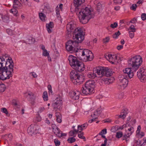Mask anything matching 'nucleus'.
Returning a JSON list of instances; mask_svg holds the SVG:
<instances>
[{"mask_svg": "<svg viewBox=\"0 0 146 146\" xmlns=\"http://www.w3.org/2000/svg\"><path fill=\"white\" fill-rule=\"evenodd\" d=\"M82 55L80 56V59L86 62L87 61H90L94 58L93 54L92 52L89 50L84 49L82 52Z\"/></svg>", "mask_w": 146, "mask_h": 146, "instance_id": "0eeeda50", "label": "nucleus"}, {"mask_svg": "<svg viewBox=\"0 0 146 146\" xmlns=\"http://www.w3.org/2000/svg\"><path fill=\"white\" fill-rule=\"evenodd\" d=\"M68 60L69 61L70 65L73 68V66H76L79 64L80 62L78 61L76 57L72 55L69 56Z\"/></svg>", "mask_w": 146, "mask_h": 146, "instance_id": "9d476101", "label": "nucleus"}, {"mask_svg": "<svg viewBox=\"0 0 146 146\" xmlns=\"http://www.w3.org/2000/svg\"><path fill=\"white\" fill-rule=\"evenodd\" d=\"M141 18L144 21L146 20V14L145 13L142 14Z\"/></svg>", "mask_w": 146, "mask_h": 146, "instance_id": "3c124183", "label": "nucleus"}, {"mask_svg": "<svg viewBox=\"0 0 146 146\" xmlns=\"http://www.w3.org/2000/svg\"><path fill=\"white\" fill-rule=\"evenodd\" d=\"M79 93L77 92H75L72 91L69 93V95L73 99L78 100L79 98Z\"/></svg>", "mask_w": 146, "mask_h": 146, "instance_id": "a211bd4d", "label": "nucleus"}, {"mask_svg": "<svg viewBox=\"0 0 146 146\" xmlns=\"http://www.w3.org/2000/svg\"><path fill=\"white\" fill-rule=\"evenodd\" d=\"M51 127L53 129V131L55 135L58 137L59 134L61 132L59 129L54 124H52Z\"/></svg>", "mask_w": 146, "mask_h": 146, "instance_id": "f3484780", "label": "nucleus"}, {"mask_svg": "<svg viewBox=\"0 0 146 146\" xmlns=\"http://www.w3.org/2000/svg\"><path fill=\"white\" fill-rule=\"evenodd\" d=\"M66 133H62V132L60 133L58 136L59 137H61L63 136H66Z\"/></svg>", "mask_w": 146, "mask_h": 146, "instance_id": "0e129e2a", "label": "nucleus"}, {"mask_svg": "<svg viewBox=\"0 0 146 146\" xmlns=\"http://www.w3.org/2000/svg\"><path fill=\"white\" fill-rule=\"evenodd\" d=\"M56 120L58 122L61 123L62 122L61 115L58 112H56Z\"/></svg>", "mask_w": 146, "mask_h": 146, "instance_id": "a878e982", "label": "nucleus"}, {"mask_svg": "<svg viewBox=\"0 0 146 146\" xmlns=\"http://www.w3.org/2000/svg\"><path fill=\"white\" fill-rule=\"evenodd\" d=\"M129 30H130L129 31H131L132 33H134L136 31V29L134 27H130L129 29Z\"/></svg>", "mask_w": 146, "mask_h": 146, "instance_id": "5fc2aeb1", "label": "nucleus"}, {"mask_svg": "<svg viewBox=\"0 0 146 146\" xmlns=\"http://www.w3.org/2000/svg\"><path fill=\"white\" fill-rule=\"evenodd\" d=\"M96 73L93 70L92 72H89L87 74V76L90 78H94L96 76Z\"/></svg>", "mask_w": 146, "mask_h": 146, "instance_id": "393cba45", "label": "nucleus"}, {"mask_svg": "<svg viewBox=\"0 0 146 146\" xmlns=\"http://www.w3.org/2000/svg\"><path fill=\"white\" fill-rule=\"evenodd\" d=\"M41 120V118L39 114H38L36 117L34 119V121L35 123H37L40 121Z\"/></svg>", "mask_w": 146, "mask_h": 146, "instance_id": "c756f323", "label": "nucleus"}, {"mask_svg": "<svg viewBox=\"0 0 146 146\" xmlns=\"http://www.w3.org/2000/svg\"><path fill=\"white\" fill-rule=\"evenodd\" d=\"M75 137V136H74L73 137H69L67 141L70 143H72L73 142H74L76 141V140L75 138H74V137Z\"/></svg>", "mask_w": 146, "mask_h": 146, "instance_id": "f704fd0d", "label": "nucleus"}, {"mask_svg": "<svg viewBox=\"0 0 146 146\" xmlns=\"http://www.w3.org/2000/svg\"><path fill=\"white\" fill-rule=\"evenodd\" d=\"M106 58L112 64L114 63L115 60L117 59L116 56H112L111 54H108V56H105Z\"/></svg>", "mask_w": 146, "mask_h": 146, "instance_id": "dca6fc26", "label": "nucleus"}, {"mask_svg": "<svg viewBox=\"0 0 146 146\" xmlns=\"http://www.w3.org/2000/svg\"><path fill=\"white\" fill-rule=\"evenodd\" d=\"M7 32L9 35H12L14 33V31H12L11 29H9L7 30Z\"/></svg>", "mask_w": 146, "mask_h": 146, "instance_id": "ea45409f", "label": "nucleus"}, {"mask_svg": "<svg viewBox=\"0 0 146 146\" xmlns=\"http://www.w3.org/2000/svg\"><path fill=\"white\" fill-rule=\"evenodd\" d=\"M129 37L131 38H132L134 36V33H132L131 31H129Z\"/></svg>", "mask_w": 146, "mask_h": 146, "instance_id": "603ef678", "label": "nucleus"}, {"mask_svg": "<svg viewBox=\"0 0 146 146\" xmlns=\"http://www.w3.org/2000/svg\"><path fill=\"white\" fill-rule=\"evenodd\" d=\"M83 125H78V129L79 130V133H81V131L83 130Z\"/></svg>", "mask_w": 146, "mask_h": 146, "instance_id": "49530a36", "label": "nucleus"}, {"mask_svg": "<svg viewBox=\"0 0 146 146\" xmlns=\"http://www.w3.org/2000/svg\"><path fill=\"white\" fill-rule=\"evenodd\" d=\"M12 104L13 105L16 106L19 105V102L16 101L15 100H13V101Z\"/></svg>", "mask_w": 146, "mask_h": 146, "instance_id": "de8ad7c7", "label": "nucleus"}, {"mask_svg": "<svg viewBox=\"0 0 146 146\" xmlns=\"http://www.w3.org/2000/svg\"><path fill=\"white\" fill-rule=\"evenodd\" d=\"M105 68V67L99 66L96 68H94V71H95L96 73H97L98 75H101V76H104Z\"/></svg>", "mask_w": 146, "mask_h": 146, "instance_id": "2eb2a0df", "label": "nucleus"}, {"mask_svg": "<svg viewBox=\"0 0 146 146\" xmlns=\"http://www.w3.org/2000/svg\"><path fill=\"white\" fill-rule=\"evenodd\" d=\"M114 2L117 4L121 3L122 1L121 0H113Z\"/></svg>", "mask_w": 146, "mask_h": 146, "instance_id": "4d7b16f0", "label": "nucleus"}, {"mask_svg": "<svg viewBox=\"0 0 146 146\" xmlns=\"http://www.w3.org/2000/svg\"><path fill=\"white\" fill-rule=\"evenodd\" d=\"M100 114L98 113V112H97L96 111V112H94V114L93 116L92 115H91V117H96V116H97L98 115Z\"/></svg>", "mask_w": 146, "mask_h": 146, "instance_id": "680f3d73", "label": "nucleus"}, {"mask_svg": "<svg viewBox=\"0 0 146 146\" xmlns=\"http://www.w3.org/2000/svg\"><path fill=\"white\" fill-rule=\"evenodd\" d=\"M125 23L124 22V20H120L119 22V26H120V27H121L122 26V24Z\"/></svg>", "mask_w": 146, "mask_h": 146, "instance_id": "338daca9", "label": "nucleus"}, {"mask_svg": "<svg viewBox=\"0 0 146 146\" xmlns=\"http://www.w3.org/2000/svg\"><path fill=\"white\" fill-rule=\"evenodd\" d=\"M104 82L105 84H106L109 85L111 84V82H109L108 78L106 79L104 81Z\"/></svg>", "mask_w": 146, "mask_h": 146, "instance_id": "13d9d810", "label": "nucleus"}, {"mask_svg": "<svg viewBox=\"0 0 146 146\" xmlns=\"http://www.w3.org/2000/svg\"><path fill=\"white\" fill-rule=\"evenodd\" d=\"M76 25L73 23H69L67 24L66 26V29L68 31V32L69 33H71L72 32V30H73L75 28Z\"/></svg>", "mask_w": 146, "mask_h": 146, "instance_id": "6ab92c4d", "label": "nucleus"}, {"mask_svg": "<svg viewBox=\"0 0 146 146\" xmlns=\"http://www.w3.org/2000/svg\"><path fill=\"white\" fill-rule=\"evenodd\" d=\"M22 6V4L18 0H14L13 1V7L16 8Z\"/></svg>", "mask_w": 146, "mask_h": 146, "instance_id": "5701e85b", "label": "nucleus"}, {"mask_svg": "<svg viewBox=\"0 0 146 146\" xmlns=\"http://www.w3.org/2000/svg\"><path fill=\"white\" fill-rule=\"evenodd\" d=\"M121 34L119 31H118L117 32L115 33L112 35L113 37V38H117L118 36Z\"/></svg>", "mask_w": 146, "mask_h": 146, "instance_id": "4c0bfd02", "label": "nucleus"}, {"mask_svg": "<svg viewBox=\"0 0 146 146\" xmlns=\"http://www.w3.org/2000/svg\"><path fill=\"white\" fill-rule=\"evenodd\" d=\"M142 62V60L140 56H135L129 59L128 60V64L129 66L132 67L134 72L139 68Z\"/></svg>", "mask_w": 146, "mask_h": 146, "instance_id": "20e7f679", "label": "nucleus"}, {"mask_svg": "<svg viewBox=\"0 0 146 146\" xmlns=\"http://www.w3.org/2000/svg\"><path fill=\"white\" fill-rule=\"evenodd\" d=\"M54 143L56 146H59L60 145V142L57 139H55L54 141Z\"/></svg>", "mask_w": 146, "mask_h": 146, "instance_id": "a18cd8bd", "label": "nucleus"}, {"mask_svg": "<svg viewBox=\"0 0 146 146\" xmlns=\"http://www.w3.org/2000/svg\"><path fill=\"white\" fill-rule=\"evenodd\" d=\"M119 84L118 85V87L120 88H125L127 86L128 81V77L125 75L121 74L119 76Z\"/></svg>", "mask_w": 146, "mask_h": 146, "instance_id": "6e6552de", "label": "nucleus"}, {"mask_svg": "<svg viewBox=\"0 0 146 146\" xmlns=\"http://www.w3.org/2000/svg\"><path fill=\"white\" fill-rule=\"evenodd\" d=\"M117 23L116 22H115L113 24H111L110 25V27L114 29L117 27Z\"/></svg>", "mask_w": 146, "mask_h": 146, "instance_id": "79ce46f5", "label": "nucleus"}, {"mask_svg": "<svg viewBox=\"0 0 146 146\" xmlns=\"http://www.w3.org/2000/svg\"><path fill=\"white\" fill-rule=\"evenodd\" d=\"M43 100L44 101H47L48 100V98L47 92L46 91H44L43 93L42 96Z\"/></svg>", "mask_w": 146, "mask_h": 146, "instance_id": "2f4dec72", "label": "nucleus"}, {"mask_svg": "<svg viewBox=\"0 0 146 146\" xmlns=\"http://www.w3.org/2000/svg\"><path fill=\"white\" fill-rule=\"evenodd\" d=\"M1 111L2 112L5 113L7 115L9 116L10 115L8 113V112L7 109L5 108H2L1 109Z\"/></svg>", "mask_w": 146, "mask_h": 146, "instance_id": "e433bc0d", "label": "nucleus"}, {"mask_svg": "<svg viewBox=\"0 0 146 146\" xmlns=\"http://www.w3.org/2000/svg\"><path fill=\"white\" fill-rule=\"evenodd\" d=\"M110 37L109 36L107 37L106 38L103 39V42L104 43H106L108 42L110 40Z\"/></svg>", "mask_w": 146, "mask_h": 146, "instance_id": "37998d69", "label": "nucleus"}, {"mask_svg": "<svg viewBox=\"0 0 146 146\" xmlns=\"http://www.w3.org/2000/svg\"><path fill=\"white\" fill-rule=\"evenodd\" d=\"M27 132L28 134L32 135L33 134L36 133L38 131L36 128V126L35 125H31L28 127Z\"/></svg>", "mask_w": 146, "mask_h": 146, "instance_id": "ddd939ff", "label": "nucleus"}, {"mask_svg": "<svg viewBox=\"0 0 146 146\" xmlns=\"http://www.w3.org/2000/svg\"><path fill=\"white\" fill-rule=\"evenodd\" d=\"M107 133V129L105 128L103 129L99 133V135H103L104 134H106Z\"/></svg>", "mask_w": 146, "mask_h": 146, "instance_id": "c03bdc74", "label": "nucleus"}, {"mask_svg": "<svg viewBox=\"0 0 146 146\" xmlns=\"http://www.w3.org/2000/svg\"><path fill=\"white\" fill-rule=\"evenodd\" d=\"M123 72L124 73L123 75H125V76H128L130 78H131L133 76V72L134 71L131 68H127L124 70Z\"/></svg>", "mask_w": 146, "mask_h": 146, "instance_id": "f8f14e48", "label": "nucleus"}, {"mask_svg": "<svg viewBox=\"0 0 146 146\" xmlns=\"http://www.w3.org/2000/svg\"><path fill=\"white\" fill-rule=\"evenodd\" d=\"M56 13L57 17H59L60 16L59 10L57 7L56 8Z\"/></svg>", "mask_w": 146, "mask_h": 146, "instance_id": "864d4df0", "label": "nucleus"}, {"mask_svg": "<svg viewBox=\"0 0 146 146\" xmlns=\"http://www.w3.org/2000/svg\"><path fill=\"white\" fill-rule=\"evenodd\" d=\"M124 94L122 93L119 94L118 95L117 97L119 99H121L123 97Z\"/></svg>", "mask_w": 146, "mask_h": 146, "instance_id": "6e6d98bb", "label": "nucleus"}, {"mask_svg": "<svg viewBox=\"0 0 146 146\" xmlns=\"http://www.w3.org/2000/svg\"><path fill=\"white\" fill-rule=\"evenodd\" d=\"M29 96L30 98L29 101L31 102V103L32 105H34L35 103V100L36 98V97L34 95V94L32 92L29 93L27 96Z\"/></svg>", "mask_w": 146, "mask_h": 146, "instance_id": "aec40b11", "label": "nucleus"}, {"mask_svg": "<svg viewBox=\"0 0 146 146\" xmlns=\"http://www.w3.org/2000/svg\"><path fill=\"white\" fill-rule=\"evenodd\" d=\"M44 107H41L39 109V110H38V113H40L42 111H43L44 110Z\"/></svg>", "mask_w": 146, "mask_h": 146, "instance_id": "bf43d9fd", "label": "nucleus"}, {"mask_svg": "<svg viewBox=\"0 0 146 146\" xmlns=\"http://www.w3.org/2000/svg\"><path fill=\"white\" fill-rule=\"evenodd\" d=\"M137 7V5L136 4H133L131 6V7L130 9L132 10L135 11L136 10Z\"/></svg>", "mask_w": 146, "mask_h": 146, "instance_id": "a19ab883", "label": "nucleus"}, {"mask_svg": "<svg viewBox=\"0 0 146 146\" xmlns=\"http://www.w3.org/2000/svg\"><path fill=\"white\" fill-rule=\"evenodd\" d=\"M128 130L130 132L129 133H131V135L134 131V128L133 127H131L130 128L128 129Z\"/></svg>", "mask_w": 146, "mask_h": 146, "instance_id": "8fccbe9b", "label": "nucleus"}, {"mask_svg": "<svg viewBox=\"0 0 146 146\" xmlns=\"http://www.w3.org/2000/svg\"><path fill=\"white\" fill-rule=\"evenodd\" d=\"M95 83L93 80H90L86 82L84 87H83L82 93L85 95L92 93L94 90Z\"/></svg>", "mask_w": 146, "mask_h": 146, "instance_id": "39448f33", "label": "nucleus"}, {"mask_svg": "<svg viewBox=\"0 0 146 146\" xmlns=\"http://www.w3.org/2000/svg\"><path fill=\"white\" fill-rule=\"evenodd\" d=\"M10 13H13L14 15L17 16V13H18L16 9V8H13L10 10Z\"/></svg>", "mask_w": 146, "mask_h": 146, "instance_id": "72a5a7b5", "label": "nucleus"}, {"mask_svg": "<svg viewBox=\"0 0 146 146\" xmlns=\"http://www.w3.org/2000/svg\"><path fill=\"white\" fill-rule=\"evenodd\" d=\"M71 79L75 84L80 85L83 82L84 78L82 75H81L75 70H72L70 73Z\"/></svg>", "mask_w": 146, "mask_h": 146, "instance_id": "423d86ee", "label": "nucleus"}, {"mask_svg": "<svg viewBox=\"0 0 146 146\" xmlns=\"http://www.w3.org/2000/svg\"><path fill=\"white\" fill-rule=\"evenodd\" d=\"M82 3L79 0H74L75 11L79 13L78 17L80 22L84 24L87 23L91 18L93 17L94 15L91 14L90 10L88 7L82 8L81 5Z\"/></svg>", "mask_w": 146, "mask_h": 146, "instance_id": "7ed1b4c3", "label": "nucleus"}, {"mask_svg": "<svg viewBox=\"0 0 146 146\" xmlns=\"http://www.w3.org/2000/svg\"><path fill=\"white\" fill-rule=\"evenodd\" d=\"M123 46L122 45H118L117 46V49L118 50H120L123 48Z\"/></svg>", "mask_w": 146, "mask_h": 146, "instance_id": "774afa93", "label": "nucleus"}, {"mask_svg": "<svg viewBox=\"0 0 146 146\" xmlns=\"http://www.w3.org/2000/svg\"><path fill=\"white\" fill-rule=\"evenodd\" d=\"M52 106L55 111H58L62 109V102L60 97L57 98L54 100Z\"/></svg>", "mask_w": 146, "mask_h": 146, "instance_id": "1a4fd4ad", "label": "nucleus"}, {"mask_svg": "<svg viewBox=\"0 0 146 146\" xmlns=\"http://www.w3.org/2000/svg\"><path fill=\"white\" fill-rule=\"evenodd\" d=\"M131 133H127V134L124 135L123 136V138H122V139L123 140H126V141H127V139L128 138H129L130 136L131 135Z\"/></svg>", "mask_w": 146, "mask_h": 146, "instance_id": "7c9ffc66", "label": "nucleus"}, {"mask_svg": "<svg viewBox=\"0 0 146 146\" xmlns=\"http://www.w3.org/2000/svg\"><path fill=\"white\" fill-rule=\"evenodd\" d=\"M141 127L140 125H139L138 126L137 130L136 131V132H137V133L139 134V133L140 131L141 130Z\"/></svg>", "mask_w": 146, "mask_h": 146, "instance_id": "69168bd1", "label": "nucleus"}, {"mask_svg": "<svg viewBox=\"0 0 146 146\" xmlns=\"http://www.w3.org/2000/svg\"><path fill=\"white\" fill-rule=\"evenodd\" d=\"M137 19L135 18H133L132 20H131L130 21V23H135L134 21H137Z\"/></svg>", "mask_w": 146, "mask_h": 146, "instance_id": "e2e57ef3", "label": "nucleus"}, {"mask_svg": "<svg viewBox=\"0 0 146 146\" xmlns=\"http://www.w3.org/2000/svg\"><path fill=\"white\" fill-rule=\"evenodd\" d=\"M123 135V133L121 131H118L117 132L115 137L117 138H121Z\"/></svg>", "mask_w": 146, "mask_h": 146, "instance_id": "c9c22d12", "label": "nucleus"}, {"mask_svg": "<svg viewBox=\"0 0 146 146\" xmlns=\"http://www.w3.org/2000/svg\"><path fill=\"white\" fill-rule=\"evenodd\" d=\"M125 110H124L123 112V113H121V115H116V118H122L123 119L126 116V111H125Z\"/></svg>", "mask_w": 146, "mask_h": 146, "instance_id": "c85d7f7f", "label": "nucleus"}, {"mask_svg": "<svg viewBox=\"0 0 146 146\" xmlns=\"http://www.w3.org/2000/svg\"><path fill=\"white\" fill-rule=\"evenodd\" d=\"M35 41V38L29 36L27 37L25 41V43L29 44H31L33 43Z\"/></svg>", "mask_w": 146, "mask_h": 146, "instance_id": "4be33fe9", "label": "nucleus"}, {"mask_svg": "<svg viewBox=\"0 0 146 146\" xmlns=\"http://www.w3.org/2000/svg\"><path fill=\"white\" fill-rule=\"evenodd\" d=\"M6 86L4 84H0V92H4L6 89Z\"/></svg>", "mask_w": 146, "mask_h": 146, "instance_id": "473e14b6", "label": "nucleus"}, {"mask_svg": "<svg viewBox=\"0 0 146 146\" xmlns=\"http://www.w3.org/2000/svg\"><path fill=\"white\" fill-rule=\"evenodd\" d=\"M53 25V23L52 22H50L49 23L46 24V28L49 33H50L52 32V28L54 27Z\"/></svg>", "mask_w": 146, "mask_h": 146, "instance_id": "412c9836", "label": "nucleus"}, {"mask_svg": "<svg viewBox=\"0 0 146 146\" xmlns=\"http://www.w3.org/2000/svg\"><path fill=\"white\" fill-rule=\"evenodd\" d=\"M73 66V69L76 71L81 72L84 70V65L83 63L81 62H79V64H78L76 66L74 65Z\"/></svg>", "mask_w": 146, "mask_h": 146, "instance_id": "4468645a", "label": "nucleus"}, {"mask_svg": "<svg viewBox=\"0 0 146 146\" xmlns=\"http://www.w3.org/2000/svg\"><path fill=\"white\" fill-rule=\"evenodd\" d=\"M73 40H70L66 44V49L68 51H73L76 53L78 58L82 55V52L84 49L79 48L78 44L84 40V35L82 28L78 27L76 28L73 32Z\"/></svg>", "mask_w": 146, "mask_h": 146, "instance_id": "f257e3e1", "label": "nucleus"}, {"mask_svg": "<svg viewBox=\"0 0 146 146\" xmlns=\"http://www.w3.org/2000/svg\"><path fill=\"white\" fill-rule=\"evenodd\" d=\"M39 17L41 20L45 21L46 19V15L43 13L41 12L39 13Z\"/></svg>", "mask_w": 146, "mask_h": 146, "instance_id": "cd10ccee", "label": "nucleus"}, {"mask_svg": "<svg viewBox=\"0 0 146 146\" xmlns=\"http://www.w3.org/2000/svg\"><path fill=\"white\" fill-rule=\"evenodd\" d=\"M104 73V76H105L107 77L111 76L112 74L111 72L109 71L108 68H105Z\"/></svg>", "mask_w": 146, "mask_h": 146, "instance_id": "b1692460", "label": "nucleus"}, {"mask_svg": "<svg viewBox=\"0 0 146 146\" xmlns=\"http://www.w3.org/2000/svg\"><path fill=\"white\" fill-rule=\"evenodd\" d=\"M144 71L145 70L142 68L140 69L137 72V76L142 82H144L146 80V76L144 74Z\"/></svg>", "mask_w": 146, "mask_h": 146, "instance_id": "9b49d317", "label": "nucleus"}, {"mask_svg": "<svg viewBox=\"0 0 146 146\" xmlns=\"http://www.w3.org/2000/svg\"><path fill=\"white\" fill-rule=\"evenodd\" d=\"M80 134H78V137L80 138L81 139H82L84 140V141H86V138L84 136H83L84 135V133L83 132H82L80 133Z\"/></svg>", "mask_w": 146, "mask_h": 146, "instance_id": "58836bf2", "label": "nucleus"}, {"mask_svg": "<svg viewBox=\"0 0 146 146\" xmlns=\"http://www.w3.org/2000/svg\"><path fill=\"white\" fill-rule=\"evenodd\" d=\"M77 133H76L74 131L71 130L69 132V136H74V134Z\"/></svg>", "mask_w": 146, "mask_h": 146, "instance_id": "09e8293b", "label": "nucleus"}, {"mask_svg": "<svg viewBox=\"0 0 146 146\" xmlns=\"http://www.w3.org/2000/svg\"><path fill=\"white\" fill-rule=\"evenodd\" d=\"M41 49L43 50L42 55L44 56H47L49 55V53L45 49V47L44 45H42L41 46Z\"/></svg>", "mask_w": 146, "mask_h": 146, "instance_id": "bb28decb", "label": "nucleus"}, {"mask_svg": "<svg viewBox=\"0 0 146 146\" xmlns=\"http://www.w3.org/2000/svg\"><path fill=\"white\" fill-rule=\"evenodd\" d=\"M96 112H98L99 114H100L102 111V109L101 107L98 108L96 110Z\"/></svg>", "mask_w": 146, "mask_h": 146, "instance_id": "052dcab7", "label": "nucleus"}, {"mask_svg": "<svg viewBox=\"0 0 146 146\" xmlns=\"http://www.w3.org/2000/svg\"><path fill=\"white\" fill-rule=\"evenodd\" d=\"M7 56L0 57V79L3 80L12 77L14 73V63L10 57L5 61Z\"/></svg>", "mask_w": 146, "mask_h": 146, "instance_id": "f03ea898", "label": "nucleus"}]
</instances>
